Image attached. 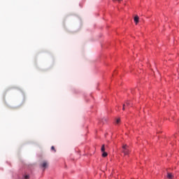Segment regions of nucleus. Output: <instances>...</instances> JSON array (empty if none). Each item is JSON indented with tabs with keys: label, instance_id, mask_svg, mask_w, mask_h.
Returning a JSON list of instances; mask_svg holds the SVG:
<instances>
[{
	"label": "nucleus",
	"instance_id": "4",
	"mask_svg": "<svg viewBox=\"0 0 179 179\" xmlns=\"http://www.w3.org/2000/svg\"><path fill=\"white\" fill-rule=\"evenodd\" d=\"M173 177H174V176L173 175V173H167V178H169V179H173Z\"/></svg>",
	"mask_w": 179,
	"mask_h": 179
},
{
	"label": "nucleus",
	"instance_id": "1",
	"mask_svg": "<svg viewBox=\"0 0 179 179\" xmlns=\"http://www.w3.org/2000/svg\"><path fill=\"white\" fill-rule=\"evenodd\" d=\"M122 152L124 153V156L129 155V146L127 145H123L122 147Z\"/></svg>",
	"mask_w": 179,
	"mask_h": 179
},
{
	"label": "nucleus",
	"instance_id": "11",
	"mask_svg": "<svg viewBox=\"0 0 179 179\" xmlns=\"http://www.w3.org/2000/svg\"><path fill=\"white\" fill-rule=\"evenodd\" d=\"M125 106H127V105L123 104V108H122V110H125Z\"/></svg>",
	"mask_w": 179,
	"mask_h": 179
},
{
	"label": "nucleus",
	"instance_id": "2",
	"mask_svg": "<svg viewBox=\"0 0 179 179\" xmlns=\"http://www.w3.org/2000/svg\"><path fill=\"white\" fill-rule=\"evenodd\" d=\"M40 167L41 169H43V170H45V169H47V167H48V162L47 161H43L41 164H40Z\"/></svg>",
	"mask_w": 179,
	"mask_h": 179
},
{
	"label": "nucleus",
	"instance_id": "3",
	"mask_svg": "<svg viewBox=\"0 0 179 179\" xmlns=\"http://www.w3.org/2000/svg\"><path fill=\"white\" fill-rule=\"evenodd\" d=\"M134 22H135L136 24H138V23H139V17L138 15H136L134 17Z\"/></svg>",
	"mask_w": 179,
	"mask_h": 179
},
{
	"label": "nucleus",
	"instance_id": "6",
	"mask_svg": "<svg viewBox=\"0 0 179 179\" xmlns=\"http://www.w3.org/2000/svg\"><path fill=\"white\" fill-rule=\"evenodd\" d=\"M101 152H105L106 150V147H104V145H102L101 148Z\"/></svg>",
	"mask_w": 179,
	"mask_h": 179
},
{
	"label": "nucleus",
	"instance_id": "12",
	"mask_svg": "<svg viewBox=\"0 0 179 179\" xmlns=\"http://www.w3.org/2000/svg\"><path fill=\"white\" fill-rule=\"evenodd\" d=\"M117 1H121V0H117Z\"/></svg>",
	"mask_w": 179,
	"mask_h": 179
},
{
	"label": "nucleus",
	"instance_id": "8",
	"mask_svg": "<svg viewBox=\"0 0 179 179\" xmlns=\"http://www.w3.org/2000/svg\"><path fill=\"white\" fill-rule=\"evenodd\" d=\"M119 122H121V119L120 118L116 119V124H118Z\"/></svg>",
	"mask_w": 179,
	"mask_h": 179
},
{
	"label": "nucleus",
	"instance_id": "9",
	"mask_svg": "<svg viewBox=\"0 0 179 179\" xmlns=\"http://www.w3.org/2000/svg\"><path fill=\"white\" fill-rule=\"evenodd\" d=\"M130 105H131V103H129V102L126 103V106H127V107H128V106H130Z\"/></svg>",
	"mask_w": 179,
	"mask_h": 179
},
{
	"label": "nucleus",
	"instance_id": "7",
	"mask_svg": "<svg viewBox=\"0 0 179 179\" xmlns=\"http://www.w3.org/2000/svg\"><path fill=\"white\" fill-rule=\"evenodd\" d=\"M51 150H53L55 152H55H57V150H55V147H54V145H52L51 147Z\"/></svg>",
	"mask_w": 179,
	"mask_h": 179
},
{
	"label": "nucleus",
	"instance_id": "5",
	"mask_svg": "<svg viewBox=\"0 0 179 179\" xmlns=\"http://www.w3.org/2000/svg\"><path fill=\"white\" fill-rule=\"evenodd\" d=\"M108 154H107V152H103V154H102V157H107V156H108Z\"/></svg>",
	"mask_w": 179,
	"mask_h": 179
},
{
	"label": "nucleus",
	"instance_id": "10",
	"mask_svg": "<svg viewBox=\"0 0 179 179\" xmlns=\"http://www.w3.org/2000/svg\"><path fill=\"white\" fill-rule=\"evenodd\" d=\"M24 178H25V179H28V178H29V176L26 175V176H24Z\"/></svg>",
	"mask_w": 179,
	"mask_h": 179
}]
</instances>
